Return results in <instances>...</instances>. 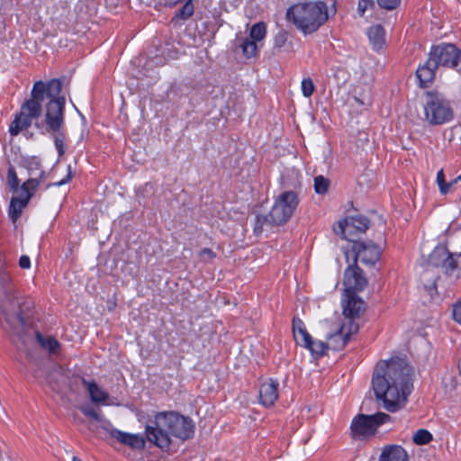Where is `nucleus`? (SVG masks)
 Segmentation results:
<instances>
[{
	"instance_id": "nucleus-1",
	"label": "nucleus",
	"mask_w": 461,
	"mask_h": 461,
	"mask_svg": "<svg viewBox=\"0 0 461 461\" xmlns=\"http://www.w3.org/2000/svg\"><path fill=\"white\" fill-rule=\"evenodd\" d=\"M412 368L402 358L379 362L373 373L372 386L377 400L388 411L402 409L412 389Z\"/></svg>"
},
{
	"instance_id": "nucleus-2",
	"label": "nucleus",
	"mask_w": 461,
	"mask_h": 461,
	"mask_svg": "<svg viewBox=\"0 0 461 461\" xmlns=\"http://www.w3.org/2000/svg\"><path fill=\"white\" fill-rule=\"evenodd\" d=\"M34 307L32 299L19 296L10 274L0 270V324L12 339H23L26 319Z\"/></svg>"
},
{
	"instance_id": "nucleus-3",
	"label": "nucleus",
	"mask_w": 461,
	"mask_h": 461,
	"mask_svg": "<svg viewBox=\"0 0 461 461\" xmlns=\"http://www.w3.org/2000/svg\"><path fill=\"white\" fill-rule=\"evenodd\" d=\"M153 425L145 428L147 439L162 450L171 445L170 436L183 441L193 438L194 424L189 417L175 411H162L155 415Z\"/></svg>"
},
{
	"instance_id": "nucleus-4",
	"label": "nucleus",
	"mask_w": 461,
	"mask_h": 461,
	"mask_svg": "<svg viewBox=\"0 0 461 461\" xmlns=\"http://www.w3.org/2000/svg\"><path fill=\"white\" fill-rule=\"evenodd\" d=\"M286 18L304 34H311L328 21V5L323 1L298 3L287 9Z\"/></svg>"
},
{
	"instance_id": "nucleus-5",
	"label": "nucleus",
	"mask_w": 461,
	"mask_h": 461,
	"mask_svg": "<svg viewBox=\"0 0 461 461\" xmlns=\"http://www.w3.org/2000/svg\"><path fill=\"white\" fill-rule=\"evenodd\" d=\"M61 90L62 83L59 79L49 81V101L44 118L47 131H59L64 128L65 97L60 95Z\"/></svg>"
},
{
	"instance_id": "nucleus-6",
	"label": "nucleus",
	"mask_w": 461,
	"mask_h": 461,
	"mask_svg": "<svg viewBox=\"0 0 461 461\" xmlns=\"http://www.w3.org/2000/svg\"><path fill=\"white\" fill-rule=\"evenodd\" d=\"M424 115L429 125H441L452 120L454 112L450 102L441 94L429 91L426 93Z\"/></svg>"
},
{
	"instance_id": "nucleus-7",
	"label": "nucleus",
	"mask_w": 461,
	"mask_h": 461,
	"mask_svg": "<svg viewBox=\"0 0 461 461\" xmlns=\"http://www.w3.org/2000/svg\"><path fill=\"white\" fill-rule=\"evenodd\" d=\"M299 204V198L295 192L285 191L278 195L272 209L268 212L270 221L276 226L285 224L294 215Z\"/></svg>"
},
{
	"instance_id": "nucleus-8",
	"label": "nucleus",
	"mask_w": 461,
	"mask_h": 461,
	"mask_svg": "<svg viewBox=\"0 0 461 461\" xmlns=\"http://www.w3.org/2000/svg\"><path fill=\"white\" fill-rule=\"evenodd\" d=\"M429 57L438 67L456 69L461 74V50L452 43H440L431 47Z\"/></svg>"
},
{
	"instance_id": "nucleus-9",
	"label": "nucleus",
	"mask_w": 461,
	"mask_h": 461,
	"mask_svg": "<svg viewBox=\"0 0 461 461\" xmlns=\"http://www.w3.org/2000/svg\"><path fill=\"white\" fill-rule=\"evenodd\" d=\"M30 177L22 185V197H13L9 207V217L15 222L22 214L23 209L27 205L33 192L37 189L41 181L44 178V172L40 170L39 174L30 173Z\"/></svg>"
},
{
	"instance_id": "nucleus-10",
	"label": "nucleus",
	"mask_w": 461,
	"mask_h": 461,
	"mask_svg": "<svg viewBox=\"0 0 461 461\" xmlns=\"http://www.w3.org/2000/svg\"><path fill=\"white\" fill-rule=\"evenodd\" d=\"M49 82L36 81L31 92V98L26 100L21 106V113L31 122L41 116L42 103L45 97L48 98Z\"/></svg>"
},
{
	"instance_id": "nucleus-11",
	"label": "nucleus",
	"mask_w": 461,
	"mask_h": 461,
	"mask_svg": "<svg viewBox=\"0 0 461 461\" xmlns=\"http://www.w3.org/2000/svg\"><path fill=\"white\" fill-rule=\"evenodd\" d=\"M390 420V415L384 412H377L373 415L358 414L351 422V433L354 437L373 435L378 426Z\"/></svg>"
},
{
	"instance_id": "nucleus-12",
	"label": "nucleus",
	"mask_w": 461,
	"mask_h": 461,
	"mask_svg": "<svg viewBox=\"0 0 461 461\" xmlns=\"http://www.w3.org/2000/svg\"><path fill=\"white\" fill-rule=\"evenodd\" d=\"M369 220L363 215H352L339 222L337 233H341L342 238L349 241L357 242L355 237L365 233L369 228Z\"/></svg>"
},
{
	"instance_id": "nucleus-13",
	"label": "nucleus",
	"mask_w": 461,
	"mask_h": 461,
	"mask_svg": "<svg viewBox=\"0 0 461 461\" xmlns=\"http://www.w3.org/2000/svg\"><path fill=\"white\" fill-rule=\"evenodd\" d=\"M352 249L355 253L354 260H360L366 266H374L381 256L380 247L370 240L354 242Z\"/></svg>"
},
{
	"instance_id": "nucleus-14",
	"label": "nucleus",
	"mask_w": 461,
	"mask_h": 461,
	"mask_svg": "<svg viewBox=\"0 0 461 461\" xmlns=\"http://www.w3.org/2000/svg\"><path fill=\"white\" fill-rule=\"evenodd\" d=\"M428 265L440 267L447 275H451L457 267L453 255L445 246H438L434 249L429 256Z\"/></svg>"
},
{
	"instance_id": "nucleus-15",
	"label": "nucleus",
	"mask_w": 461,
	"mask_h": 461,
	"mask_svg": "<svg viewBox=\"0 0 461 461\" xmlns=\"http://www.w3.org/2000/svg\"><path fill=\"white\" fill-rule=\"evenodd\" d=\"M359 330V325L354 319H348L334 334L328 336L330 340L331 348L334 350L342 349L349 341V338L353 334H357Z\"/></svg>"
},
{
	"instance_id": "nucleus-16",
	"label": "nucleus",
	"mask_w": 461,
	"mask_h": 461,
	"mask_svg": "<svg viewBox=\"0 0 461 461\" xmlns=\"http://www.w3.org/2000/svg\"><path fill=\"white\" fill-rule=\"evenodd\" d=\"M344 283L348 289L362 291L367 285V280L363 274V270L354 260L353 265H349L344 273Z\"/></svg>"
},
{
	"instance_id": "nucleus-17",
	"label": "nucleus",
	"mask_w": 461,
	"mask_h": 461,
	"mask_svg": "<svg viewBox=\"0 0 461 461\" xmlns=\"http://www.w3.org/2000/svg\"><path fill=\"white\" fill-rule=\"evenodd\" d=\"M278 382L272 378L262 383L259 388L260 403L266 407L274 405L278 399Z\"/></svg>"
},
{
	"instance_id": "nucleus-18",
	"label": "nucleus",
	"mask_w": 461,
	"mask_h": 461,
	"mask_svg": "<svg viewBox=\"0 0 461 461\" xmlns=\"http://www.w3.org/2000/svg\"><path fill=\"white\" fill-rule=\"evenodd\" d=\"M109 433L111 437L117 439L120 443L132 449L140 450L145 447L146 440L142 436L123 432L117 429H111Z\"/></svg>"
},
{
	"instance_id": "nucleus-19",
	"label": "nucleus",
	"mask_w": 461,
	"mask_h": 461,
	"mask_svg": "<svg viewBox=\"0 0 461 461\" xmlns=\"http://www.w3.org/2000/svg\"><path fill=\"white\" fill-rule=\"evenodd\" d=\"M365 310V302L355 294L348 295L347 303L343 305V314L348 319L359 318Z\"/></svg>"
},
{
	"instance_id": "nucleus-20",
	"label": "nucleus",
	"mask_w": 461,
	"mask_h": 461,
	"mask_svg": "<svg viewBox=\"0 0 461 461\" xmlns=\"http://www.w3.org/2000/svg\"><path fill=\"white\" fill-rule=\"evenodd\" d=\"M438 66L429 57L428 60L420 66L416 70V76L420 81V85L422 87H427L435 78V71Z\"/></svg>"
},
{
	"instance_id": "nucleus-21",
	"label": "nucleus",
	"mask_w": 461,
	"mask_h": 461,
	"mask_svg": "<svg viewBox=\"0 0 461 461\" xmlns=\"http://www.w3.org/2000/svg\"><path fill=\"white\" fill-rule=\"evenodd\" d=\"M292 330L294 340L301 347L309 346L312 337L307 331L303 321L298 317H294L292 322Z\"/></svg>"
},
{
	"instance_id": "nucleus-22",
	"label": "nucleus",
	"mask_w": 461,
	"mask_h": 461,
	"mask_svg": "<svg viewBox=\"0 0 461 461\" xmlns=\"http://www.w3.org/2000/svg\"><path fill=\"white\" fill-rule=\"evenodd\" d=\"M405 449L399 445H389L383 448L379 461H408Z\"/></svg>"
},
{
	"instance_id": "nucleus-23",
	"label": "nucleus",
	"mask_w": 461,
	"mask_h": 461,
	"mask_svg": "<svg viewBox=\"0 0 461 461\" xmlns=\"http://www.w3.org/2000/svg\"><path fill=\"white\" fill-rule=\"evenodd\" d=\"M76 381L81 382V384L86 388L90 399L95 403L104 402L108 398V393L103 391L98 384L94 381H87L84 377H76Z\"/></svg>"
},
{
	"instance_id": "nucleus-24",
	"label": "nucleus",
	"mask_w": 461,
	"mask_h": 461,
	"mask_svg": "<svg viewBox=\"0 0 461 461\" xmlns=\"http://www.w3.org/2000/svg\"><path fill=\"white\" fill-rule=\"evenodd\" d=\"M367 36L375 50H379L383 48L385 42V32L382 25L376 24L371 26L367 30Z\"/></svg>"
},
{
	"instance_id": "nucleus-25",
	"label": "nucleus",
	"mask_w": 461,
	"mask_h": 461,
	"mask_svg": "<svg viewBox=\"0 0 461 461\" xmlns=\"http://www.w3.org/2000/svg\"><path fill=\"white\" fill-rule=\"evenodd\" d=\"M35 337L40 345L49 350L50 354L57 355L60 348L59 342L53 337H43L39 331H35Z\"/></svg>"
},
{
	"instance_id": "nucleus-26",
	"label": "nucleus",
	"mask_w": 461,
	"mask_h": 461,
	"mask_svg": "<svg viewBox=\"0 0 461 461\" xmlns=\"http://www.w3.org/2000/svg\"><path fill=\"white\" fill-rule=\"evenodd\" d=\"M32 125V122L21 113H17L11 122L9 132L12 136L18 135L23 130L28 129Z\"/></svg>"
},
{
	"instance_id": "nucleus-27",
	"label": "nucleus",
	"mask_w": 461,
	"mask_h": 461,
	"mask_svg": "<svg viewBox=\"0 0 461 461\" xmlns=\"http://www.w3.org/2000/svg\"><path fill=\"white\" fill-rule=\"evenodd\" d=\"M272 227H276V225H274V222H272L270 221L269 213H267L266 215L258 214L255 217L253 232L256 236L261 235L264 230H267L268 228H272Z\"/></svg>"
},
{
	"instance_id": "nucleus-28",
	"label": "nucleus",
	"mask_w": 461,
	"mask_h": 461,
	"mask_svg": "<svg viewBox=\"0 0 461 461\" xmlns=\"http://www.w3.org/2000/svg\"><path fill=\"white\" fill-rule=\"evenodd\" d=\"M309 344V346H305L304 348L311 351L314 358L321 357L330 348V346L326 342L321 340H314L313 339H311Z\"/></svg>"
},
{
	"instance_id": "nucleus-29",
	"label": "nucleus",
	"mask_w": 461,
	"mask_h": 461,
	"mask_svg": "<svg viewBox=\"0 0 461 461\" xmlns=\"http://www.w3.org/2000/svg\"><path fill=\"white\" fill-rule=\"evenodd\" d=\"M240 48L242 49V52L247 59L253 58L257 55V50H258L257 41H255L249 38H245L242 41V42L240 44Z\"/></svg>"
},
{
	"instance_id": "nucleus-30",
	"label": "nucleus",
	"mask_w": 461,
	"mask_h": 461,
	"mask_svg": "<svg viewBox=\"0 0 461 461\" xmlns=\"http://www.w3.org/2000/svg\"><path fill=\"white\" fill-rule=\"evenodd\" d=\"M267 27L265 23L260 22L255 23L249 32V39L255 41H260L266 37Z\"/></svg>"
},
{
	"instance_id": "nucleus-31",
	"label": "nucleus",
	"mask_w": 461,
	"mask_h": 461,
	"mask_svg": "<svg viewBox=\"0 0 461 461\" xmlns=\"http://www.w3.org/2000/svg\"><path fill=\"white\" fill-rule=\"evenodd\" d=\"M194 12L193 0H187L185 4L176 13L175 17L181 20L189 19Z\"/></svg>"
},
{
	"instance_id": "nucleus-32",
	"label": "nucleus",
	"mask_w": 461,
	"mask_h": 461,
	"mask_svg": "<svg viewBox=\"0 0 461 461\" xmlns=\"http://www.w3.org/2000/svg\"><path fill=\"white\" fill-rule=\"evenodd\" d=\"M330 182L323 176L314 177V190L318 194H325L329 191Z\"/></svg>"
},
{
	"instance_id": "nucleus-33",
	"label": "nucleus",
	"mask_w": 461,
	"mask_h": 461,
	"mask_svg": "<svg viewBox=\"0 0 461 461\" xmlns=\"http://www.w3.org/2000/svg\"><path fill=\"white\" fill-rule=\"evenodd\" d=\"M431 433L424 429H418L412 438V440L417 445H426L432 440Z\"/></svg>"
},
{
	"instance_id": "nucleus-34",
	"label": "nucleus",
	"mask_w": 461,
	"mask_h": 461,
	"mask_svg": "<svg viewBox=\"0 0 461 461\" xmlns=\"http://www.w3.org/2000/svg\"><path fill=\"white\" fill-rule=\"evenodd\" d=\"M54 133V143L56 146V149L58 150L59 156H62L65 152L64 150V140H65V134L63 132V130H59V131H51Z\"/></svg>"
},
{
	"instance_id": "nucleus-35",
	"label": "nucleus",
	"mask_w": 461,
	"mask_h": 461,
	"mask_svg": "<svg viewBox=\"0 0 461 461\" xmlns=\"http://www.w3.org/2000/svg\"><path fill=\"white\" fill-rule=\"evenodd\" d=\"M301 88L302 93L305 97H310L315 89L313 82L310 77L303 79Z\"/></svg>"
},
{
	"instance_id": "nucleus-36",
	"label": "nucleus",
	"mask_w": 461,
	"mask_h": 461,
	"mask_svg": "<svg viewBox=\"0 0 461 461\" xmlns=\"http://www.w3.org/2000/svg\"><path fill=\"white\" fill-rule=\"evenodd\" d=\"M375 5L374 0H358L357 13L360 16H364L366 11L374 8Z\"/></svg>"
},
{
	"instance_id": "nucleus-37",
	"label": "nucleus",
	"mask_w": 461,
	"mask_h": 461,
	"mask_svg": "<svg viewBox=\"0 0 461 461\" xmlns=\"http://www.w3.org/2000/svg\"><path fill=\"white\" fill-rule=\"evenodd\" d=\"M377 4L381 8L390 11L396 9L401 4V0H377Z\"/></svg>"
},
{
	"instance_id": "nucleus-38",
	"label": "nucleus",
	"mask_w": 461,
	"mask_h": 461,
	"mask_svg": "<svg viewBox=\"0 0 461 461\" xmlns=\"http://www.w3.org/2000/svg\"><path fill=\"white\" fill-rule=\"evenodd\" d=\"M80 411L82 413L96 421H100L102 420L100 414L90 406H82L80 407Z\"/></svg>"
},
{
	"instance_id": "nucleus-39",
	"label": "nucleus",
	"mask_w": 461,
	"mask_h": 461,
	"mask_svg": "<svg viewBox=\"0 0 461 461\" xmlns=\"http://www.w3.org/2000/svg\"><path fill=\"white\" fill-rule=\"evenodd\" d=\"M436 181L438 185L440 194H447V182L445 180V174L443 169H440L438 172Z\"/></svg>"
},
{
	"instance_id": "nucleus-40",
	"label": "nucleus",
	"mask_w": 461,
	"mask_h": 461,
	"mask_svg": "<svg viewBox=\"0 0 461 461\" xmlns=\"http://www.w3.org/2000/svg\"><path fill=\"white\" fill-rule=\"evenodd\" d=\"M452 317L456 322L461 324V299L453 305Z\"/></svg>"
},
{
	"instance_id": "nucleus-41",
	"label": "nucleus",
	"mask_w": 461,
	"mask_h": 461,
	"mask_svg": "<svg viewBox=\"0 0 461 461\" xmlns=\"http://www.w3.org/2000/svg\"><path fill=\"white\" fill-rule=\"evenodd\" d=\"M199 257L203 261L206 262L214 258L216 254L211 249L204 248L199 252Z\"/></svg>"
},
{
	"instance_id": "nucleus-42",
	"label": "nucleus",
	"mask_w": 461,
	"mask_h": 461,
	"mask_svg": "<svg viewBox=\"0 0 461 461\" xmlns=\"http://www.w3.org/2000/svg\"><path fill=\"white\" fill-rule=\"evenodd\" d=\"M286 41H287L286 32H278L276 35L275 40H274L275 47L282 48L285 44Z\"/></svg>"
},
{
	"instance_id": "nucleus-43",
	"label": "nucleus",
	"mask_w": 461,
	"mask_h": 461,
	"mask_svg": "<svg viewBox=\"0 0 461 461\" xmlns=\"http://www.w3.org/2000/svg\"><path fill=\"white\" fill-rule=\"evenodd\" d=\"M8 180L12 187H16L18 185V178L13 168H10L8 171Z\"/></svg>"
},
{
	"instance_id": "nucleus-44",
	"label": "nucleus",
	"mask_w": 461,
	"mask_h": 461,
	"mask_svg": "<svg viewBox=\"0 0 461 461\" xmlns=\"http://www.w3.org/2000/svg\"><path fill=\"white\" fill-rule=\"evenodd\" d=\"M19 267L23 269H28L31 267V259L28 256L23 255L19 259Z\"/></svg>"
},
{
	"instance_id": "nucleus-45",
	"label": "nucleus",
	"mask_w": 461,
	"mask_h": 461,
	"mask_svg": "<svg viewBox=\"0 0 461 461\" xmlns=\"http://www.w3.org/2000/svg\"><path fill=\"white\" fill-rule=\"evenodd\" d=\"M68 173L67 176L65 178L61 179L60 181H58V182L54 183L53 184L54 185L60 186V185H65V184H67L68 182L70 181V179L72 178V173H71L70 166H68Z\"/></svg>"
},
{
	"instance_id": "nucleus-46",
	"label": "nucleus",
	"mask_w": 461,
	"mask_h": 461,
	"mask_svg": "<svg viewBox=\"0 0 461 461\" xmlns=\"http://www.w3.org/2000/svg\"><path fill=\"white\" fill-rule=\"evenodd\" d=\"M459 183L457 180V177H456L454 180L450 181L449 183H447V194L450 192L451 190H456V185Z\"/></svg>"
},
{
	"instance_id": "nucleus-47",
	"label": "nucleus",
	"mask_w": 461,
	"mask_h": 461,
	"mask_svg": "<svg viewBox=\"0 0 461 461\" xmlns=\"http://www.w3.org/2000/svg\"><path fill=\"white\" fill-rule=\"evenodd\" d=\"M72 461H81L78 457L77 456H73L72 457Z\"/></svg>"
},
{
	"instance_id": "nucleus-48",
	"label": "nucleus",
	"mask_w": 461,
	"mask_h": 461,
	"mask_svg": "<svg viewBox=\"0 0 461 461\" xmlns=\"http://www.w3.org/2000/svg\"><path fill=\"white\" fill-rule=\"evenodd\" d=\"M457 180L461 183V174L457 176Z\"/></svg>"
},
{
	"instance_id": "nucleus-49",
	"label": "nucleus",
	"mask_w": 461,
	"mask_h": 461,
	"mask_svg": "<svg viewBox=\"0 0 461 461\" xmlns=\"http://www.w3.org/2000/svg\"><path fill=\"white\" fill-rule=\"evenodd\" d=\"M459 372H460V375H461V360H460V363H459Z\"/></svg>"
}]
</instances>
